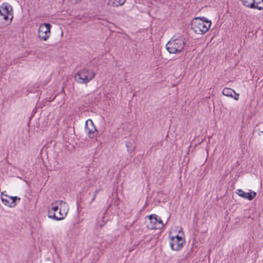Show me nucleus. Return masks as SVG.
I'll return each mask as SVG.
<instances>
[{"instance_id":"nucleus-1","label":"nucleus","mask_w":263,"mask_h":263,"mask_svg":"<svg viewBox=\"0 0 263 263\" xmlns=\"http://www.w3.org/2000/svg\"><path fill=\"white\" fill-rule=\"evenodd\" d=\"M62 204H65V202L63 200H57L51 204V207L49 208L48 212V216L56 221L63 219L67 214V211L64 210L62 211Z\"/></svg>"},{"instance_id":"nucleus-2","label":"nucleus","mask_w":263,"mask_h":263,"mask_svg":"<svg viewBox=\"0 0 263 263\" xmlns=\"http://www.w3.org/2000/svg\"><path fill=\"white\" fill-rule=\"evenodd\" d=\"M185 45V38L183 36L175 35L166 44V48L170 53H179Z\"/></svg>"},{"instance_id":"nucleus-3","label":"nucleus","mask_w":263,"mask_h":263,"mask_svg":"<svg viewBox=\"0 0 263 263\" xmlns=\"http://www.w3.org/2000/svg\"><path fill=\"white\" fill-rule=\"evenodd\" d=\"M212 23L204 17H195L191 23V29L197 34L205 33L211 26Z\"/></svg>"},{"instance_id":"nucleus-4","label":"nucleus","mask_w":263,"mask_h":263,"mask_svg":"<svg viewBox=\"0 0 263 263\" xmlns=\"http://www.w3.org/2000/svg\"><path fill=\"white\" fill-rule=\"evenodd\" d=\"M96 74L94 71L84 67L76 73L74 79L80 84H87L94 79Z\"/></svg>"},{"instance_id":"nucleus-5","label":"nucleus","mask_w":263,"mask_h":263,"mask_svg":"<svg viewBox=\"0 0 263 263\" xmlns=\"http://www.w3.org/2000/svg\"><path fill=\"white\" fill-rule=\"evenodd\" d=\"M51 25L49 23H42L38 29V37L41 40L47 41L51 34Z\"/></svg>"},{"instance_id":"nucleus-6","label":"nucleus","mask_w":263,"mask_h":263,"mask_svg":"<svg viewBox=\"0 0 263 263\" xmlns=\"http://www.w3.org/2000/svg\"><path fill=\"white\" fill-rule=\"evenodd\" d=\"M183 233L182 231H179L178 234L171 238L170 241V247H182L183 245L185 243V239L183 237Z\"/></svg>"},{"instance_id":"nucleus-7","label":"nucleus","mask_w":263,"mask_h":263,"mask_svg":"<svg viewBox=\"0 0 263 263\" xmlns=\"http://www.w3.org/2000/svg\"><path fill=\"white\" fill-rule=\"evenodd\" d=\"M85 133L90 138L96 137L98 132L95 126L91 119H88L86 121L85 126Z\"/></svg>"},{"instance_id":"nucleus-8","label":"nucleus","mask_w":263,"mask_h":263,"mask_svg":"<svg viewBox=\"0 0 263 263\" xmlns=\"http://www.w3.org/2000/svg\"><path fill=\"white\" fill-rule=\"evenodd\" d=\"M11 199H5L4 196V193L1 194V199L3 203L7 206L13 208L16 206L17 203L21 200V198L17 196H14Z\"/></svg>"},{"instance_id":"nucleus-9","label":"nucleus","mask_w":263,"mask_h":263,"mask_svg":"<svg viewBox=\"0 0 263 263\" xmlns=\"http://www.w3.org/2000/svg\"><path fill=\"white\" fill-rule=\"evenodd\" d=\"M148 219L150 220L151 223L153 226L152 229H160L164 226L162 220L160 217L155 214H151L148 216Z\"/></svg>"},{"instance_id":"nucleus-10","label":"nucleus","mask_w":263,"mask_h":263,"mask_svg":"<svg viewBox=\"0 0 263 263\" xmlns=\"http://www.w3.org/2000/svg\"><path fill=\"white\" fill-rule=\"evenodd\" d=\"M12 10V6L7 3H3L0 6V15H10V23L11 22L13 18Z\"/></svg>"},{"instance_id":"nucleus-11","label":"nucleus","mask_w":263,"mask_h":263,"mask_svg":"<svg viewBox=\"0 0 263 263\" xmlns=\"http://www.w3.org/2000/svg\"><path fill=\"white\" fill-rule=\"evenodd\" d=\"M236 193L240 197L249 200H252L256 196V193L254 191L246 193L241 189L237 190Z\"/></svg>"},{"instance_id":"nucleus-12","label":"nucleus","mask_w":263,"mask_h":263,"mask_svg":"<svg viewBox=\"0 0 263 263\" xmlns=\"http://www.w3.org/2000/svg\"><path fill=\"white\" fill-rule=\"evenodd\" d=\"M102 254L103 252L100 249V248H96L93 251V261H98Z\"/></svg>"},{"instance_id":"nucleus-13","label":"nucleus","mask_w":263,"mask_h":263,"mask_svg":"<svg viewBox=\"0 0 263 263\" xmlns=\"http://www.w3.org/2000/svg\"><path fill=\"white\" fill-rule=\"evenodd\" d=\"M254 7L251 8V9H256L259 10L263 9V0H253Z\"/></svg>"},{"instance_id":"nucleus-14","label":"nucleus","mask_w":263,"mask_h":263,"mask_svg":"<svg viewBox=\"0 0 263 263\" xmlns=\"http://www.w3.org/2000/svg\"><path fill=\"white\" fill-rule=\"evenodd\" d=\"M126 0H108V5L114 7H118L123 5Z\"/></svg>"},{"instance_id":"nucleus-15","label":"nucleus","mask_w":263,"mask_h":263,"mask_svg":"<svg viewBox=\"0 0 263 263\" xmlns=\"http://www.w3.org/2000/svg\"><path fill=\"white\" fill-rule=\"evenodd\" d=\"M234 93L235 90L230 88L225 87L222 90V94L227 97H233Z\"/></svg>"},{"instance_id":"nucleus-16","label":"nucleus","mask_w":263,"mask_h":263,"mask_svg":"<svg viewBox=\"0 0 263 263\" xmlns=\"http://www.w3.org/2000/svg\"><path fill=\"white\" fill-rule=\"evenodd\" d=\"M125 146L127 148V151L128 153H132L135 149V146L131 141H126Z\"/></svg>"},{"instance_id":"nucleus-17","label":"nucleus","mask_w":263,"mask_h":263,"mask_svg":"<svg viewBox=\"0 0 263 263\" xmlns=\"http://www.w3.org/2000/svg\"><path fill=\"white\" fill-rule=\"evenodd\" d=\"M242 4L246 7L248 8H253L254 7V3H253V0H241Z\"/></svg>"},{"instance_id":"nucleus-18","label":"nucleus","mask_w":263,"mask_h":263,"mask_svg":"<svg viewBox=\"0 0 263 263\" xmlns=\"http://www.w3.org/2000/svg\"><path fill=\"white\" fill-rule=\"evenodd\" d=\"M99 192V189H97L94 192L93 195V197H92V199H91V201H90V202L89 203L90 204H91V203L95 200L97 194H98Z\"/></svg>"},{"instance_id":"nucleus-19","label":"nucleus","mask_w":263,"mask_h":263,"mask_svg":"<svg viewBox=\"0 0 263 263\" xmlns=\"http://www.w3.org/2000/svg\"><path fill=\"white\" fill-rule=\"evenodd\" d=\"M232 98H233L235 100H238L239 95L235 91V93H234L233 97Z\"/></svg>"},{"instance_id":"nucleus-20","label":"nucleus","mask_w":263,"mask_h":263,"mask_svg":"<svg viewBox=\"0 0 263 263\" xmlns=\"http://www.w3.org/2000/svg\"><path fill=\"white\" fill-rule=\"evenodd\" d=\"M10 15H3L1 16L3 17L4 20H5V21H7L9 19Z\"/></svg>"},{"instance_id":"nucleus-21","label":"nucleus","mask_w":263,"mask_h":263,"mask_svg":"<svg viewBox=\"0 0 263 263\" xmlns=\"http://www.w3.org/2000/svg\"><path fill=\"white\" fill-rule=\"evenodd\" d=\"M106 223V221H104V220L102 221V222L100 224L99 226L101 228H102Z\"/></svg>"},{"instance_id":"nucleus-22","label":"nucleus","mask_w":263,"mask_h":263,"mask_svg":"<svg viewBox=\"0 0 263 263\" xmlns=\"http://www.w3.org/2000/svg\"><path fill=\"white\" fill-rule=\"evenodd\" d=\"M4 198H5V199H11V198H13V196H8L5 194H4Z\"/></svg>"},{"instance_id":"nucleus-23","label":"nucleus","mask_w":263,"mask_h":263,"mask_svg":"<svg viewBox=\"0 0 263 263\" xmlns=\"http://www.w3.org/2000/svg\"><path fill=\"white\" fill-rule=\"evenodd\" d=\"M182 248H171L172 250H173V251H180L181 250Z\"/></svg>"},{"instance_id":"nucleus-24","label":"nucleus","mask_w":263,"mask_h":263,"mask_svg":"<svg viewBox=\"0 0 263 263\" xmlns=\"http://www.w3.org/2000/svg\"><path fill=\"white\" fill-rule=\"evenodd\" d=\"M81 1H82V0H74V3L75 4H77V3H80Z\"/></svg>"},{"instance_id":"nucleus-25","label":"nucleus","mask_w":263,"mask_h":263,"mask_svg":"<svg viewBox=\"0 0 263 263\" xmlns=\"http://www.w3.org/2000/svg\"><path fill=\"white\" fill-rule=\"evenodd\" d=\"M77 206H78V207H79V203L78 201H77Z\"/></svg>"},{"instance_id":"nucleus-26","label":"nucleus","mask_w":263,"mask_h":263,"mask_svg":"<svg viewBox=\"0 0 263 263\" xmlns=\"http://www.w3.org/2000/svg\"><path fill=\"white\" fill-rule=\"evenodd\" d=\"M261 133H263V131L261 132Z\"/></svg>"}]
</instances>
